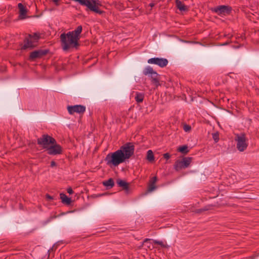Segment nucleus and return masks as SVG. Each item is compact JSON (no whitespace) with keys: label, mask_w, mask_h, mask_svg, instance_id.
Wrapping results in <instances>:
<instances>
[{"label":"nucleus","mask_w":259,"mask_h":259,"mask_svg":"<svg viewBox=\"0 0 259 259\" xmlns=\"http://www.w3.org/2000/svg\"><path fill=\"white\" fill-rule=\"evenodd\" d=\"M146 159L150 162H152L154 160V156L152 150H149L147 151Z\"/></svg>","instance_id":"obj_21"},{"label":"nucleus","mask_w":259,"mask_h":259,"mask_svg":"<svg viewBox=\"0 0 259 259\" xmlns=\"http://www.w3.org/2000/svg\"><path fill=\"white\" fill-rule=\"evenodd\" d=\"M191 127L190 125L185 124L183 126V130L186 132H189L191 131Z\"/></svg>","instance_id":"obj_25"},{"label":"nucleus","mask_w":259,"mask_h":259,"mask_svg":"<svg viewBox=\"0 0 259 259\" xmlns=\"http://www.w3.org/2000/svg\"><path fill=\"white\" fill-rule=\"evenodd\" d=\"M212 138L215 142H218L219 140V135L218 133L212 134Z\"/></svg>","instance_id":"obj_26"},{"label":"nucleus","mask_w":259,"mask_h":259,"mask_svg":"<svg viewBox=\"0 0 259 259\" xmlns=\"http://www.w3.org/2000/svg\"><path fill=\"white\" fill-rule=\"evenodd\" d=\"M234 140L236 142V148L239 151L243 152L246 149L248 140L244 133L236 134Z\"/></svg>","instance_id":"obj_5"},{"label":"nucleus","mask_w":259,"mask_h":259,"mask_svg":"<svg viewBox=\"0 0 259 259\" xmlns=\"http://www.w3.org/2000/svg\"><path fill=\"white\" fill-rule=\"evenodd\" d=\"M72 33L68 32L60 35L61 46L64 51H67L71 48H77L79 46L78 41L71 35Z\"/></svg>","instance_id":"obj_1"},{"label":"nucleus","mask_w":259,"mask_h":259,"mask_svg":"<svg viewBox=\"0 0 259 259\" xmlns=\"http://www.w3.org/2000/svg\"><path fill=\"white\" fill-rule=\"evenodd\" d=\"M47 153L50 155H56L60 154L62 152V149L61 146L57 144L56 142L55 144H52L48 148L46 149Z\"/></svg>","instance_id":"obj_9"},{"label":"nucleus","mask_w":259,"mask_h":259,"mask_svg":"<svg viewBox=\"0 0 259 259\" xmlns=\"http://www.w3.org/2000/svg\"><path fill=\"white\" fill-rule=\"evenodd\" d=\"M60 199L63 204L69 205L71 202V199L70 198L68 197L65 194L61 193L60 194Z\"/></svg>","instance_id":"obj_16"},{"label":"nucleus","mask_w":259,"mask_h":259,"mask_svg":"<svg viewBox=\"0 0 259 259\" xmlns=\"http://www.w3.org/2000/svg\"><path fill=\"white\" fill-rule=\"evenodd\" d=\"M156 188V187L155 186V183H152L150 182H149V184L148 185V191L149 192L153 191Z\"/></svg>","instance_id":"obj_23"},{"label":"nucleus","mask_w":259,"mask_h":259,"mask_svg":"<svg viewBox=\"0 0 259 259\" xmlns=\"http://www.w3.org/2000/svg\"><path fill=\"white\" fill-rule=\"evenodd\" d=\"M144 98V94L142 93L137 92L136 93L135 100L138 103H142L143 101Z\"/></svg>","instance_id":"obj_20"},{"label":"nucleus","mask_w":259,"mask_h":259,"mask_svg":"<svg viewBox=\"0 0 259 259\" xmlns=\"http://www.w3.org/2000/svg\"><path fill=\"white\" fill-rule=\"evenodd\" d=\"M155 4L154 3H151L149 4V6L151 8L153 7L154 6Z\"/></svg>","instance_id":"obj_34"},{"label":"nucleus","mask_w":259,"mask_h":259,"mask_svg":"<svg viewBox=\"0 0 259 259\" xmlns=\"http://www.w3.org/2000/svg\"><path fill=\"white\" fill-rule=\"evenodd\" d=\"M56 165V163L54 161H52L51 162V166L54 167Z\"/></svg>","instance_id":"obj_31"},{"label":"nucleus","mask_w":259,"mask_h":259,"mask_svg":"<svg viewBox=\"0 0 259 259\" xmlns=\"http://www.w3.org/2000/svg\"><path fill=\"white\" fill-rule=\"evenodd\" d=\"M208 209L207 208H201V209H197L196 210V212L197 213H201L202 212V211H206V210H207Z\"/></svg>","instance_id":"obj_27"},{"label":"nucleus","mask_w":259,"mask_h":259,"mask_svg":"<svg viewBox=\"0 0 259 259\" xmlns=\"http://www.w3.org/2000/svg\"><path fill=\"white\" fill-rule=\"evenodd\" d=\"M37 143L46 150L52 144L56 143V140L48 135H43L37 139Z\"/></svg>","instance_id":"obj_6"},{"label":"nucleus","mask_w":259,"mask_h":259,"mask_svg":"<svg viewBox=\"0 0 259 259\" xmlns=\"http://www.w3.org/2000/svg\"><path fill=\"white\" fill-rule=\"evenodd\" d=\"M40 38L39 34L34 33L33 34H29L24 40V45L22 47V50L27 49H32L36 47L37 42Z\"/></svg>","instance_id":"obj_3"},{"label":"nucleus","mask_w":259,"mask_h":259,"mask_svg":"<svg viewBox=\"0 0 259 259\" xmlns=\"http://www.w3.org/2000/svg\"><path fill=\"white\" fill-rule=\"evenodd\" d=\"M178 150L179 152H180L183 154H187L189 152V150L188 149V146L186 145H184V146L180 147L178 148Z\"/></svg>","instance_id":"obj_22"},{"label":"nucleus","mask_w":259,"mask_h":259,"mask_svg":"<svg viewBox=\"0 0 259 259\" xmlns=\"http://www.w3.org/2000/svg\"><path fill=\"white\" fill-rule=\"evenodd\" d=\"M150 239H145L144 241V243H146V242L148 241H150Z\"/></svg>","instance_id":"obj_35"},{"label":"nucleus","mask_w":259,"mask_h":259,"mask_svg":"<svg viewBox=\"0 0 259 259\" xmlns=\"http://www.w3.org/2000/svg\"><path fill=\"white\" fill-rule=\"evenodd\" d=\"M67 110L70 114H73L74 113L80 114L85 112V107L81 105L68 106Z\"/></svg>","instance_id":"obj_12"},{"label":"nucleus","mask_w":259,"mask_h":259,"mask_svg":"<svg viewBox=\"0 0 259 259\" xmlns=\"http://www.w3.org/2000/svg\"><path fill=\"white\" fill-rule=\"evenodd\" d=\"M192 157H186L181 160H177L175 163L174 168L177 171L187 168L192 161Z\"/></svg>","instance_id":"obj_8"},{"label":"nucleus","mask_w":259,"mask_h":259,"mask_svg":"<svg viewBox=\"0 0 259 259\" xmlns=\"http://www.w3.org/2000/svg\"><path fill=\"white\" fill-rule=\"evenodd\" d=\"M46 198L49 200L53 199V197L49 194L46 195Z\"/></svg>","instance_id":"obj_32"},{"label":"nucleus","mask_w":259,"mask_h":259,"mask_svg":"<svg viewBox=\"0 0 259 259\" xmlns=\"http://www.w3.org/2000/svg\"><path fill=\"white\" fill-rule=\"evenodd\" d=\"M119 150H121L125 158L128 159L134 154L135 146L133 143L128 142L120 147Z\"/></svg>","instance_id":"obj_7"},{"label":"nucleus","mask_w":259,"mask_h":259,"mask_svg":"<svg viewBox=\"0 0 259 259\" xmlns=\"http://www.w3.org/2000/svg\"><path fill=\"white\" fill-rule=\"evenodd\" d=\"M213 11L219 15H227L231 13L232 8L228 6L222 5L214 8Z\"/></svg>","instance_id":"obj_13"},{"label":"nucleus","mask_w":259,"mask_h":259,"mask_svg":"<svg viewBox=\"0 0 259 259\" xmlns=\"http://www.w3.org/2000/svg\"><path fill=\"white\" fill-rule=\"evenodd\" d=\"M103 184L104 186L107 187L108 189L112 188L114 186V182L112 178H110L107 181H105L103 182Z\"/></svg>","instance_id":"obj_19"},{"label":"nucleus","mask_w":259,"mask_h":259,"mask_svg":"<svg viewBox=\"0 0 259 259\" xmlns=\"http://www.w3.org/2000/svg\"><path fill=\"white\" fill-rule=\"evenodd\" d=\"M170 157V154L168 153H166L163 154L164 158L166 159H168Z\"/></svg>","instance_id":"obj_29"},{"label":"nucleus","mask_w":259,"mask_h":259,"mask_svg":"<svg viewBox=\"0 0 259 259\" xmlns=\"http://www.w3.org/2000/svg\"><path fill=\"white\" fill-rule=\"evenodd\" d=\"M123 153L121 150H117L113 153H110L106 156L105 160L108 165L117 166L125 161Z\"/></svg>","instance_id":"obj_2"},{"label":"nucleus","mask_w":259,"mask_h":259,"mask_svg":"<svg viewBox=\"0 0 259 259\" xmlns=\"http://www.w3.org/2000/svg\"><path fill=\"white\" fill-rule=\"evenodd\" d=\"M143 74L145 75H149L150 77L152 83L156 88L160 85L159 83L160 75L151 67L147 66L143 70Z\"/></svg>","instance_id":"obj_4"},{"label":"nucleus","mask_w":259,"mask_h":259,"mask_svg":"<svg viewBox=\"0 0 259 259\" xmlns=\"http://www.w3.org/2000/svg\"><path fill=\"white\" fill-rule=\"evenodd\" d=\"M53 2L55 3L57 6L59 5V0H53Z\"/></svg>","instance_id":"obj_33"},{"label":"nucleus","mask_w":259,"mask_h":259,"mask_svg":"<svg viewBox=\"0 0 259 259\" xmlns=\"http://www.w3.org/2000/svg\"><path fill=\"white\" fill-rule=\"evenodd\" d=\"M153 242L155 244L159 245L162 247L167 248L168 247L167 244H164L161 241L155 240Z\"/></svg>","instance_id":"obj_24"},{"label":"nucleus","mask_w":259,"mask_h":259,"mask_svg":"<svg viewBox=\"0 0 259 259\" xmlns=\"http://www.w3.org/2000/svg\"><path fill=\"white\" fill-rule=\"evenodd\" d=\"M82 26L79 25L74 30L69 31L68 32H72V33L71 35L78 41L80 39V34L82 31Z\"/></svg>","instance_id":"obj_15"},{"label":"nucleus","mask_w":259,"mask_h":259,"mask_svg":"<svg viewBox=\"0 0 259 259\" xmlns=\"http://www.w3.org/2000/svg\"><path fill=\"white\" fill-rule=\"evenodd\" d=\"M49 52V50H37L34 51L30 53L29 60L30 61H34L37 59H39L46 55Z\"/></svg>","instance_id":"obj_10"},{"label":"nucleus","mask_w":259,"mask_h":259,"mask_svg":"<svg viewBox=\"0 0 259 259\" xmlns=\"http://www.w3.org/2000/svg\"><path fill=\"white\" fill-rule=\"evenodd\" d=\"M157 181V178L155 176V177H153L152 178H151V179L150 180V182L152 183L155 184L156 183Z\"/></svg>","instance_id":"obj_28"},{"label":"nucleus","mask_w":259,"mask_h":259,"mask_svg":"<svg viewBox=\"0 0 259 259\" xmlns=\"http://www.w3.org/2000/svg\"><path fill=\"white\" fill-rule=\"evenodd\" d=\"M67 192L69 194H73V191L72 189V188L71 187H69L67 189Z\"/></svg>","instance_id":"obj_30"},{"label":"nucleus","mask_w":259,"mask_h":259,"mask_svg":"<svg viewBox=\"0 0 259 259\" xmlns=\"http://www.w3.org/2000/svg\"><path fill=\"white\" fill-rule=\"evenodd\" d=\"M176 6L178 9L181 11H186L188 10L187 7L179 0H176Z\"/></svg>","instance_id":"obj_18"},{"label":"nucleus","mask_w":259,"mask_h":259,"mask_svg":"<svg viewBox=\"0 0 259 259\" xmlns=\"http://www.w3.org/2000/svg\"><path fill=\"white\" fill-rule=\"evenodd\" d=\"M18 8L19 9V19L23 20L27 18L26 15L27 10L26 7L21 3L18 4Z\"/></svg>","instance_id":"obj_14"},{"label":"nucleus","mask_w":259,"mask_h":259,"mask_svg":"<svg viewBox=\"0 0 259 259\" xmlns=\"http://www.w3.org/2000/svg\"><path fill=\"white\" fill-rule=\"evenodd\" d=\"M149 64H153L159 66L160 67H165L168 64V60L165 58H152L148 60Z\"/></svg>","instance_id":"obj_11"},{"label":"nucleus","mask_w":259,"mask_h":259,"mask_svg":"<svg viewBox=\"0 0 259 259\" xmlns=\"http://www.w3.org/2000/svg\"><path fill=\"white\" fill-rule=\"evenodd\" d=\"M117 184L119 187H121L123 188V190H128L129 187H128V184L125 181L118 179L117 181Z\"/></svg>","instance_id":"obj_17"}]
</instances>
